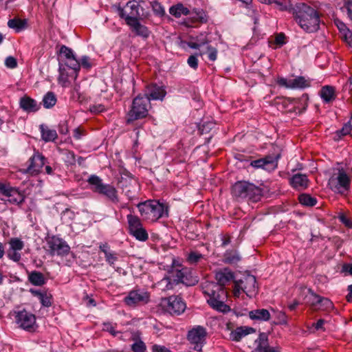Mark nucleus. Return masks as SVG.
<instances>
[{
  "instance_id": "338daca9",
  "label": "nucleus",
  "mask_w": 352,
  "mask_h": 352,
  "mask_svg": "<svg viewBox=\"0 0 352 352\" xmlns=\"http://www.w3.org/2000/svg\"><path fill=\"white\" fill-rule=\"evenodd\" d=\"M196 41L198 42V43H200V47L208 43V39L207 38L206 36L203 34H201L200 36H197L196 38Z\"/></svg>"
},
{
  "instance_id": "49530a36",
  "label": "nucleus",
  "mask_w": 352,
  "mask_h": 352,
  "mask_svg": "<svg viewBox=\"0 0 352 352\" xmlns=\"http://www.w3.org/2000/svg\"><path fill=\"white\" fill-rule=\"evenodd\" d=\"M152 9L153 12L160 16L165 14V10L164 7L157 1H153L151 3Z\"/></svg>"
},
{
  "instance_id": "e433bc0d",
  "label": "nucleus",
  "mask_w": 352,
  "mask_h": 352,
  "mask_svg": "<svg viewBox=\"0 0 352 352\" xmlns=\"http://www.w3.org/2000/svg\"><path fill=\"white\" fill-rule=\"evenodd\" d=\"M157 284L158 286L164 291L173 289L174 287L177 285L175 282H174L169 276L164 277Z\"/></svg>"
},
{
  "instance_id": "a211bd4d",
  "label": "nucleus",
  "mask_w": 352,
  "mask_h": 352,
  "mask_svg": "<svg viewBox=\"0 0 352 352\" xmlns=\"http://www.w3.org/2000/svg\"><path fill=\"white\" fill-rule=\"evenodd\" d=\"M59 54L61 61L64 63V66L69 69H80V63L71 48L62 45Z\"/></svg>"
},
{
  "instance_id": "412c9836",
  "label": "nucleus",
  "mask_w": 352,
  "mask_h": 352,
  "mask_svg": "<svg viewBox=\"0 0 352 352\" xmlns=\"http://www.w3.org/2000/svg\"><path fill=\"white\" fill-rule=\"evenodd\" d=\"M279 155L276 157L268 155L263 158L252 161L250 165L254 168H262L266 170L270 171L274 170L278 165Z\"/></svg>"
},
{
  "instance_id": "423d86ee",
  "label": "nucleus",
  "mask_w": 352,
  "mask_h": 352,
  "mask_svg": "<svg viewBox=\"0 0 352 352\" xmlns=\"http://www.w3.org/2000/svg\"><path fill=\"white\" fill-rule=\"evenodd\" d=\"M150 108L151 102L148 98L140 95L138 96L133 100L131 109L128 114V122L146 117Z\"/></svg>"
},
{
  "instance_id": "052dcab7",
  "label": "nucleus",
  "mask_w": 352,
  "mask_h": 352,
  "mask_svg": "<svg viewBox=\"0 0 352 352\" xmlns=\"http://www.w3.org/2000/svg\"><path fill=\"white\" fill-rule=\"evenodd\" d=\"M153 352H170L166 347L161 345L155 344L152 346Z\"/></svg>"
},
{
  "instance_id": "aec40b11",
  "label": "nucleus",
  "mask_w": 352,
  "mask_h": 352,
  "mask_svg": "<svg viewBox=\"0 0 352 352\" xmlns=\"http://www.w3.org/2000/svg\"><path fill=\"white\" fill-rule=\"evenodd\" d=\"M3 195L8 197L6 201L11 204L18 206H21L25 199L24 192L19 190L18 188L12 186L10 184L7 186Z\"/></svg>"
},
{
  "instance_id": "2f4dec72",
  "label": "nucleus",
  "mask_w": 352,
  "mask_h": 352,
  "mask_svg": "<svg viewBox=\"0 0 352 352\" xmlns=\"http://www.w3.org/2000/svg\"><path fill=\"white\" fill-rule=\"evenodd\" d=\"M126 218L129 224V232L130 234H132L137 231V230L143 228L142 221L138 217L130 214L127 215Z\"/></svg>"
},
{
  "instance_id": "0e129e2a",
  "label": "nucleus",
  "mask_w": 352,
  "mask_h": 352,
  "mask_svg": "<svg viewBox=\"0 0 352 352\" xmlns=\"http://www.w3.org/2000/svg\"><path fill=\"white\" fill-rule=\"evenodd\" d=\"M339 219L346 226H347V227H351L352 226V222L344 214H340L339 216Z\"/></svg>"
},
{
  "instance_id": "9b49d317",
  "label": "nucleus",
  "mask_w": 352,
  "mask_h": 352,
  "mask_svg": "<svg viewBox=\"0 0 352 352\" xmlns=\"http://www.w3.org/2000/svg\"><path fill=\"white\" fill-rule=\"evenodd\" d=\"M47 251L51 256H64L70 251V247L66 241L60 238L53 236L46 240Z\"/></svg>"
},
{
  "instance_id": "6ab92c4d",
  "label": "nucleus",
  "mask_w": 352,
  "mask_h": 352,
  "mask_svg": "<svg viewBox=\"0 0 352 352\" xmlns=\"http://www.w3.org/2000/svg\"><path fill=\"white\" fill-rule=\"evenodd\" d=\"M277 82L280 86L289 89H305L310 86V80L304 76H297L290 79L279 78Z\"/></svg>"
},
{
  "instance_id": "ddd939ff",
  "label": "nucleus",
  "mask_w": 352,
  "mask_h": 352,
  "mask_svg": "<svg viewBox=\"0 0 352 352\" xmlns=\"http://www.w3.org/2000/svg\"><path fill=\"white\" fill-rule=\"evenodd\" d=\"M329 185L333 192L344 194L349 189L350 179L345 172L340 170L336 175L329 179Z\"/></svg>"
},
{
  "instance_id": "c03bdc74",
  "label": "nucleus",
  "mask_w": 352,
  "mask_h": 352,
  "mask_svg": "<svg viewBox=\"0 0 352 352\" xmlns=\"http://www.w3.org/2000/svg\"><path fill=\"white\" fill-rule=\"evenodd\" d=\"M10 248L13 251L21 250L24 247V243L20 239L12 238L10 241Z\"/></svg>"
},
{
  "instance_id": "603ef678",
  "label": "nucleus",
  "mask_w": 352,
  "mask_h": 352,
  "mask_svg": "<svg viewBox=\"0 0 352 352\" xmlns=\"http://www.w3.org/2000/svg\"><path fill=\"white\" fill-rule=\"evenodd\" d=\"M5 65L10 69H14L17 67L16 59L13 56H8L5 60Z\"/></svg>"
},
{
  "instance_id": "5701e85b",
  "label": "nucleus",
  "mask_w": 352,
  "mask_h": 352,
  "mask_svg": "<svg viewBox=\"0 0 352 352\" xmlns=\"http://www.w3.org/2000/svg\"><path fill=\"white\" fill-rule=\"evenodd\" d=\"M136 36H139L143 38H148L150 35V31L148 28L141 24L139 19H137L133 22L126 24Z\"/></svg>"
},
{
  "instance_id": "f704fd0d",
  "label": "nucleus",
  "mask_w": 352,
  "mask_h": 352,
  "mask_svg": "<svg viewBox=\"0 0 352 352\" xmlns=\"http://www.w3.org/2000/svg\"><path fill=\"white\" fill-rule=\"evenodd\" d=\"M187 270V268H182L180 270L175 269L170 272L168 276L171 277V279L175 282L176 285H177L179 283H184V277Z\"/></svg>"
},
{
  "instance_id": "680f3d73",
  "label": "nucleus",
  "mask_w": 352,
  "mask_h": 352,
  "mask_svg": "<svg viewBox=\"0 0 352 352\" xmlns=\"http://www.w3.org/2000/svg\"><path fill=\"white\" fill-rule=\"evenodd\" d=\"M8 257L15 262L19 261L21 258V254L16 252V251H13V252L8 253Z\"/></svg>"
},
{
  "instance_id": "4d7b16f0",
  "label": "nucleus",
  "mask_w": 352,
  "mask_h": 352,
  "mask_svg": "<svg viewBox=\"0 0 352 352\" xmlns=\"http://www.w3.org/2000/svg\"><path fill=\"white\" fill-rule=\"evenodd\" d=\"M342 9H345L351 20H352V0H346Z\"/></svg>"
},
{
  "instance_id": "39448f33",
  "label": "nucleus",
  "mask_w": 352,
  "mask_h": 352,
  "mask_svg": "<svg viewBox=\"0 0 352 352\" xmlns=\"http://www.w3.org/2000/svg\"><path fill=\"white\" fill-rule=\"evenodd\" d=\"M87 182L92 186L91 189L94 192L105 196L113 204L119 202L118 190L113 186L104 184L102 180L96 175L90 176Z\"/></svg>"
},
{
  "instance_id": "2eb2a0df",
  "label": "nucleus",
  "mask_w": 352,
  "mask_h": 352,
  "mask_svg": "<svg viewBox=\"0 0 352 352\" xmlns=\"http://www.w3.org/2000/svg\"><path fill=\"white\" fill-rule=\"evenodd\" d=\"M150 294L142 289H133L129 292L124 298V302L129 307H135L148 302Z\"/></svg>"
},
{
  "instance_id": "a19ab883",
  "label": "nucleus",
  "mask_w": 352,
  "mask_h": 352,
  "mask_svg": "<svg viewBox=\"0 0 352 352\" xmlns=\"http://www.w3.org/2000/svg\"><path fill=\"white\" fill-rule=\"evenodd\" d=\"M202 258H204V255L197 252L192 251L190 252L187 256V262L190 265H195L199 263Z\"/></svg>"
},
{
  "instance_id": "f03ea898",
  "label": "nucleus",
  "mask_w": 352,
  "mask_h": 352,
  "mask_svg": "<svg viewBox=\"0 0 352 352\" xmlns=\"http://www.w3.org/2000/svg\"><path fill=\"white\" fill-rule=\"evenodd\" d=\"M293 14L296 22L306 32H315L319 29V14L311 6L298 3L294 8Z\"/></svg>"
},
{
  "instance_id": "1a4fd4ad",
  "label": "nucleus",
  "mask_w": 352,
  "mask_h": 352,
  "mask_svg": "<svg viewBox=\"0 0 352 352\" xmlns=\"http://www.w3.org/2000/svg\"><path fill=\"white\" fill-rule=\"evenodd\" d=\"M15 322L18 327L25 331L34 332L36 329V316L32 313L25 310L14 312Z\"/></svg>"
},
{
  "instance_id": "69168bd1",
  "label": "nucleus",
  "mask_w": 352,
  "mask_h": 352,
  "mask_svg": "<svg viewBox=\"0 0 352 352\" xmlns=\"http://www.w3.org/2000/svg\"><path fill=\"white\" fill-rule=\"evenodd\" d=\"M58 131L61 134H67L68 132L67 124L65 122H61L58 125Z\"/></svg>"
},
{
  "instance_id": "393cba45",
  "label": "nucleus",
  "mask_w": 352,
  "mask_h": 352,
  "mask_svg": "<svg viewBox=\"0 0 352 352\" xmlns=\"http://www.w3.org/2000/svg\"><path fill=\"white\" fill-rule=\"evenodd\" d=\"M30 292L38 298L43 306L49 307L52 305V296L47 292L30 289Z\"/></svg>"
},
{
  "instance_id": "f8f14e48",
  "label": "nucleus",
  "mask_w": 352,
  "mask_h": 352,
  "mask_svg": "<svg viewBox=\"0 0 352 352\" xmlns=\"http://www.w3.org/2000/svg\"><path fill=\"white\" fill-rule=\"evenodd\" d=\"M207 335L208 333L206 328L198 325L188 331L187 339L191 344L194 345L193 349L196 351L201 352L202 347L206 343Z\"/></svg>"
},
{
  "instance_id": "4468645a",
  "label": "nucleus",
  "mask_w": 352,
  "mask_h": 352,
  "mask_svg": "<svg viewBox=\"0 0 352 352\" xmlns=\"http://www.w3.org/2000/svg\"><path fill=\"white\" fill-rule=\"evenodd\" d=\"M162 305L171 315H180L186 308V302L179 296H171L163 299Z\"/></svg>"
},
{
  "instance_id": "f257e3e1",
  "label": "nucleus",
  "mask_w": 352,
  "mask_h": 352,
  "mask_svg": "<svg viewBox=\"0 0 352 352\" xmlns=\"http://www.w3.org/2000/svg\"><path fill=\"white\" fill-rule=\"evenodd\" d=\"M215 278L217 283L206 281L202 284L203 293L208 296L207 301L213 309L226 313L230 307L224 303L227 298L224 285L233 278V273L225 268L216 273Z\"/></svg>"
},
{
  "instance_id": "9d476101",
  "label": "nucleus",
  "mask_w": 352,
  "mask_h": 352,
  "mask_svg": "<svg viewBox=\"0 0 352 352\" xmlns=\"http://www.w3.org/2000/svg\"><path fill=\"white\" fill-rule=\"evenodd\" d=\"M140 6L135 0L128 1L123 7L118 8V12L120 18L124 19L126 24L139 19Z\"/></svg>"
},
{
  "instance_id": "8fccbe9b",
  "label": "nucleus",
  "mask_w": 352,
  "mask_h": 352,
  "mask_svg": "<svg viewBox=\"0 0 352 352\" xmlns=\"http://www.w3.org/2000/svg\"><path fill=\"white\" fill-rule=\"evenodd\" d=\"M131 349L133 352H145L146 346L142 341L139 340L132 344Z\"/></svg>"
},
{
  "instance_id": "09e8293b",
  "label": "nucleus",
  "mask_w": 352,
  "mask_h": 352,
  "mask_svg": "<svg viewBox=\"0 0 352 352\" xmlns=\"http://www.w3.org/2000/svg\"><path fill=\"white\" fill-rule=\"evenodd\" d=\"M335 23L337 25L341 34H342L343 38L346 37V35H348V33L352 32L349 28H346V25L343 22L339 20H336L335 21Z\"/></svg>"
},
{
  "instance_id": "5fc2aeb1",
  "label": "nucleus",
  "mask_w": 352,
  "mask_h": 352,
  "mask_svg": "<svg viewBox=\"0 0 352 352\" xmlns=\"http://www.w3.org/2000/svg\"><path fill=\"white\" fill-rule=\"evenodd\" d=\"M89 110L92 113H99L105 111V107L102 104H93L89 107Z\"/></svg>"
},
{
  "instance_id": "13d9d810",
  "label": "nucleus",
  "mask_w": 352,
  "mask_h": 352,
  "mask_svg": "<svg viewBox=\"0 0 352 352\" xmlns=\"http://www.w3.org/2000/svg\"><path fill=\"white\" fill-rule=\"evenodd\" d=\"M277 318L280 324H287V316L285 312L279 311L277 314Z\"/></svg>"
},
{
  "instance_id": "7c9ffc66",
  "label": "nucleus",
  "mask_w": 352,
  "mask_h": 352,
  "mask_svg": "<svg viewBox=\"0 0 352 352\" xmlns=\"http://www.w3.org/2000/svg\"><path fill=\"white\" fill-rule=\"evenodd\" d=\"M320 96L324 102L327 103L331 102L336 98L334 87L329 85L324 86L320 91Z\"/></svg>"
},
{
  "instance_id": "e2e57ef3",
  "label": "nucleus",
  "mask_w": 352,
  "mask_h": 352,
  "mask_svg": "<svg viewBox=\"0 0 352 352\" xmlns=\"http://www.w3.org/2000/svg\"><path fill=\"white\" fill-rule=\"evenodd\" d=\"M285 36L283 34H278L275 37V43L279 45H283L285 43Z\"/></svg>"
},
{
  "instance_id": "cd10ccee",
  "label": "nucleus",
  "mask_w": 352,
  "mask_h": 352,
  "mask_svg": "<svg viewBox=\"0 0 352 352\" xmlns=\"http://www.w3.org/2000/svg\"><path fill=\"white\" fill-rule=\"evenodd\" d=\"M254 331L252 327H239L231 331L230 338L234 342H239L243 337Z\"/></svg>"
},
{
  "instance_id": "b1692460",
  "label": "nucleus",
  "mask_w": 352,
  "mask_h": 352,
  "mask_svg": "<svg viewBox=\"0 0 352 352\" xmlns=\"http://www.w3.org/2000/svg\"><path fill=\"white\" fill-rule=\"evenodd\" d=\"M255 342L256 346L252 352H278L269 346L267 336L265 333H261Z\"/></svg>"
},
{
  "instance_id": "dca6fc26",
  "label": "nucleus",
  "mask_w": 352,
  "mask_h": 352,
  "mask_svg": "<svg viewBox=\"0 0 352 352\" xmlns=\"http://www.w3.org/2000/svg\"><path fill=\"white\" fill-rule=\"evenodd\" d=\"M47 159L38 151H34V154L28 160V165L24 173L32 176L39 174L43 166L46 164Z\"/></svg>"
},
{
  "instance_id": "58836bf2",
  "label": "nucleus",
  "mask_w": 352,
  "mask_h": 352,
  "mask_svg": "<svg viewBox=\"0 0 352 352\" xmlns=\"http://www.w3.org/2000/svg\"><path fill=\"white\" fill-rule=\"evenodd\" d=\"M106 247L105 245L103 247L100 246V248L101 251L104 252L107 262H108L110 265L113 266L118 260V257L116 253L108 251L105 248Z\"/></svg>"
},
{
  "instance_id": "20e7f679",
  "label": "nucleus",
  "mask_w": 352,
  "mask_h": 352,
  "mask_svg": "<svg viewBox=\"0 0 352 352\" xmlns=\"http://www.w3.org/2000/svg\"><path fill=\"white\" fill-rule=\"evenodd\" d=\"M142 217L147 221H155L167 214V208L156 200H147L137 206Z\"/></svg>"
},
{
  "instance_id": "3c124183",
  "label": "nucleus",
  "mask_w": 352,
  "mask_h": 352,
  "mask_svg": "<svg viewBox=\"0 0 352 352\" xmlns=\"http://www.w3.org/2000/svg\"><path fill=\"white\" fill-rule=\"evenodd\" d=\"M352 126L350 122L345 124L341 130L338 131L337 132V135L339 136V138H341L342 136H344L351 131Z\"/></svg>"
},
{
  "instance_id": "79ce46f5",
  "label": "nucleus",
  "mask_w": 352,
  "mask_h": 352,
  "mask_svg": "<svg viewBox=\"0 0 352 352\" xmlns=\"http://www.w3.org/2000/svg\"><path fill=\"white\" fill-rule=\"evenodd\" d=\"M131 234L140 241H146L148 239V234L144 227Z\"/></svg>"
},
{
  "instance_id": "c756f323",
  "label": "nucleus",
  "mask_w": 352,
  "mask_h": 352,
  "mask_svg": "<svg viewBox=\"0 0 352 352\" xmlns=\"http://www.w3.org/2000/svg\"><path fill=\"white\" fill-rule=\"evenodd\" d=\"M249 317L253 320L267 321L270 319V314L265 309H257L250 311Z\"/></svg>"
},
{
  "instance_id": "7ed1b4c3",
  "label": "nucleus",
  "mask_w": 352,
  "mask_h": 352,
  "mask_svg": "<svg viewBox=\"0 0 352 352\" xmlns=\"http://www.w3.org/2000/svg\"><path fill=\"white\" fill-rule=\"evenodd\" d=\"M232 192L234 197L252 202L259 201L263 194L260 187L245 181L236 182L232 186Z\"/></svg>"
},
{
  "instance_id": "72a5a7b5",
  "label": "nucleus",
  "mask_w": 352,
  "mask_h": 352,
  "mask_svg": "<svg viewBox=\"0 0 352 352\" xmlns=\"http://www.w3.org/2000/svg\"><path fill=\"white\" fill-rule=\"evenodd\" d=\"M29 281L34 285L42 286L45 283L44 275L37 271H33L28 275Z\"/></svg>"
},
{
  "instance_id": "f3484780",
  "label": "nucleus",
  "mask_w": 352,
  "mask_h": 352,
  "mask_svg": "<svg viewBox=\"0 0 352 352\" xmlns=\"http://www.w3.org/2000/svg\"><path fill=\"white\" fill-rule=\"evenodd\" d=\"M63 63H59V76L58 82L63 87H68L71 85L72 80H76L80 69H67Z\"/></svg>"
},
{
  "instance_id": "ea45409f",
  "label": "nucleus",
  "mask_w": 352,
  "mask_h": 352,
  "mask_svg": "<svg viewBox=\"0 0 352 352\" xmlns=\"http://www.w3.org/2000/svg\"><path fill=\"white\" fill-rule=\"evenodd\" d=\"M299 201L301 204L307 206H314L316 204V199L309 195L302 194L299 196Z\"/></svg>"
},
{
  "instance_id": "37998d69",
  "label": "nucleus",
  "mask_w": 352,
  "mask_h": 352,
  "mask_svg": "<svg viewBox=\"0 0 352 352\" xmlns=\"http://www.w3.org/2000/svg\"><path fill=\"white\" fill-rule=\"evenodd\" d=\"M241 259L239 255L236 252H227L225 254V261L230 264H235Z\"/></svg>"
},
{
  "instance_id": "6e6552de",
  "label": "nucleus",
  "mask_w": 352,
  "mask_h": 352,
  "mask_svg": "<svg viewBox=\"0 0 352 352\" xmlns=\"http://www.w3.org/2000/svg\"><path fill=\"white\" fill-rule=\"evenodd\" d=\"M256 280L253 275L248 274L243 278L235 280L233 289V294L235 297H239L243 292L248 296H253L256 292Z\"/></svg>"
},
{
  "instance_id": "c9c22d12",
  "label": "nucleus",
  "mask_w": 352,
  "mask_h": 352,
  "mask_svg": "<svg viewBox=\"0 0 352 352\" xmlns=\"http://www.w3.org/2000/svg\"><path fill=\"white\" fill-rule=\"evenodd\" d=\"M8 25L10 28L21 32L27 28V20L21 19H12L8 21Z\"/></svg>"
},
{
  "instance_id": "bf43d9fd",
  "label": "nucleus",
  "mask_w": 352,
  "mask_h": 352,
  "mask_svg": "<svg viewBox=\"0 0 352 352\" xmlns=\"http://www.w3.org/2000/svg\"><path fill=\"white\" fill-rule=\"evenodd\" d=\"M325 323V320L323 319L318 320L316 323H314L312 326L314 327V329L318 330H324V324Z\"/></svg>"
},
{
  "instance_id": "0eeeda50",
  "label": "nucleus",
  "mask_w": 352,
  "mask_h": 352,
  "mask_svg": "<svg viewBox=\"0 0 352 352\" xmlns=\"http://www.w3.org/2000/svg\"><path fill=\"white\" fill-rule=\"evenodd\" d=\"M304 300L314 311H329L333 308V304L329 298L316 294L311 289H308V294L305 295Z\"/></svg>"
},
{
  "instance_id": "c85d7f7f",
  "label": "nucleus",
  "mask_w": 352,
  "mask_h": 352,
  "mask_svg": "<svg viewBox=\"0 0 352 352\" xmlns=\"http://www.w3.org/2000/svg\"><path fill=\"white\" fill-rule=\"evenodd\" d=\"M20 107L27 112H35L39 109L36 101L28 96H25L21 98Z\"/></svg>"
},
{
  "instance_id": "a878e982",
  "label": "nucleus",
  "mask_w": 352,
  "mask_h": 352,
  "mask_svg": "<svg viewBox=\"0 0 352 352\" xmlns=\"http://www.w3.org/2000/svg\"><path fill=\"white\" fill-rule=\"evenodd\" d=\"M292 186L298 190H304L308 187L309 179L306 175L297 173L291 179Z\"/></svg>"
},
{
  "instance_id": "bb28decb",
  "label": "nucleus",
  "mask_w": 352,
  "mask_h": 352,
  "mask_svg": "<svg viewBox=\"0 0 352 352\" xmlns=\"http://www.w3.org/2000/svg\"><path fill=\"white\" fill-rule=\"evenodd\" d=\"M39 129L41 139L45 142H54L58 138V134L55 129H50L45 124H41Z\"/></svg>"
},
{
  "instance_id": "4be33fe9",
  "label": "nucleus",
  "mask_w": 352,
  "mask_h": 352,
  "mask_svg": "<svg viewBox=\"0 0 352 352\" xmlns=\"http://www.w3.org/2000/svg\"><path fill=\"white\" fill-rule=\"evenodd\" d=\"M166 94L165 89L162 86L151 84L146 86L144 97L148 98L149 101L151 100H163Z\"/></svg>"
},
{
  "instance_id": "4c0bfd02",
  "label": "nucleus",
  "mask_w": 352,
  "mask_h": 352,
  "mask_svg": "<svg viewBox=\"0 0 352 352\" xmlns=\"http://www.w3.org/2000/svg\"><path fill=\"white\" fill-rule=\"evenodd\" d=\"M56 95L53 92L49 91L43 97V106L47 109H50L56 104Z\"/></svg>"
},
{
  "instance_id": "774afa93",
  "label": "nucleus",
  "mask_w": 352,
  "mask_h": 352,
  "mask_svg": "<svg viewBox=\"0 0 352 352\" xmlns=\"http://www.w3.org/2000/svg\"><path fill=\"white\" fill-rule=\"evenodd\" d=\"M342 271L352 276V263L344 264L342 267Z\"/></svg>"
},
{
  "instance_id": "a18cd8bd",
  "label": "nucleus",
  "mask_w": 352,
  "mask_h": 352,
  "mask_svg": "<svg viewBox=\"0 0 352 352\" xmlns=\"http://www.w3.org/2000/svg\"><path fill=\"white\" fill-rule=\"evenodd\" d=\"M203 55V53L201 52H199L198 53H196L194 55H191L188 57V60H187V63L188 64V65L194 69H197V67H198V59H197V56H202Z\"/></svg>"
},
{
  "instance_id": "6e6d98bb",
  "label": "nucleus",
  "mask_w": 352,
  "mask_h": 352,
  "mask_svg": "<svg viewBox=\"0 0 352 352\" xmlns=\"http://www.w3.org/2000/svg\"><path fill=\"white\" fill-rule=\"evenodd\" d=\"M79 63H80V67L82 66L83 68L88 69L92 67V64L90 61V58L87 56H82L80 62H79Z\"/></svg>"
},
{
  "instance_id": "864d4df0",
  "label": "nucleus",
  "mask_w": 352,
  "mask_h": 352,
  "mask_svg": "<svg viewBox=\"0 0 352 352\" xmlns=\"http://www.w3.org/2000/svg\"><path fill=\"white\" fill-rule=\"evenodd\" d=\"M207 51L208 53V58L211 61L216 60L217 58V50L216 48L211 47L210 45L207 46Z\"/></svg>"
},
{
  "instance_id": "de8ad7c7",
  "label": "nucleus",
  "mask_w": 352,
  "mask_h": 352,
  "mask_svg": "<svg viewBox=\"0 0 352 352\" xmlns=\"http://www.w3.org/2000/svg\"><path fill=\"white\" fill-rule=\"evenodd\" d=\"M116 324L106 322L103 324V330L109 332L114 337L118 336L120 332L116 330Z\"/></svg>"
},
{
  "instance_id": "473e14b6",
  "label": "nucleus",
  "mask_w": 352,
  "mask_h": 352,
  "mask_svg": "<svg viewBox=\"0 0 352 352\" xmlns=\"http://www.w3.org/2000/svg\"><path fill=\"white\" fill-rule=\"evenodd\" d=\"M169 12L175 17L179 18L182 15L186 16L189 14L190 11L188 8L185 7L183 4L177 3L170 8Z\"/></svg>"
}]
</instances>
